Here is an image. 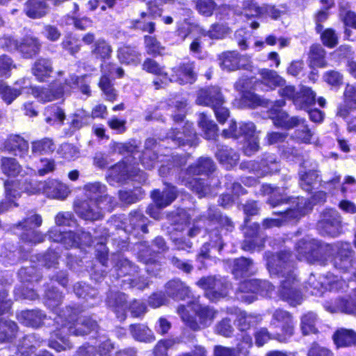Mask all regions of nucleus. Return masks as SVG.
I'll return each mask as SVG.
<instances>
[{
  "label": "nucleus",
  "mask_w": 356,
  "mask_h": 356,
  "mask_svg": "<svg viewBox=\"0 0 356 356\" xmlns=\"http://www.w3.org/2000/svg\"><path fill=\"white\" fill-rule=\"evenodd\" d=\"M108 306L117 314L124 315L128 308L127 296L124 293L110 291L107 296Z\"/></svg>",
  "instance_id": "obj_33"
},
{
  "label": "nucleus",
  "mask_w": 356,
  "mask_h": 356,
  "mask_svg": "<svg viewBox=\"0 0 356 356\" xmlns=\"http://www.w3.org/2000/svg\"><path fill=\"white\" fill-rule=\"evenodd\" d=\"M0 168L5 175L10 177H16L22 171L19 162L12 157H1L0 159Z\"/></svg>",
  "instance_id": "obj_42"
},
{
  "label": "nucleus",
  "mask_w": 356,
  "mask_h": 356,
  "mask_svg": "<svg viewBox=\"0 0 356 356\" xmlns=\"http://www.w3.org/2000/svg\"><path fill=\"white\" fill-rule=\"evenodd\" d=\"M259 74L261 78V83L270 89L282 86L285 83V80L282 78L275 71L269 69H261Z\"/></svg>",
  "instance_id": "obj_43"
},
{
  "label": "nucleus",
  "mask_w": 356,
  "mask_h": 356,
  "mask_svg": "<svg viewBox=\"0 0 356 356\" xmlns=\"http://www.w3.org/2000/svg\"><path fill=\"white\" fill-rule=\"evenodd\" d=\"M129 178L139 183L147 180L146 174L143 171L136 168L129 171L124 163H118L110 168L106 175V179L111 184H123Z\"/></svg>",
  "instance_id": "obj_8"
},
{
  "label": "nucleus",
  "mask_w": 356,
  "mask_h": 356,
  "mask_svg": "<svg viewBox=\"0 0 356 356\" xmlns=\"http://www.w3.org/2000/svg\"><path fill=\"white\" fill-rule=\"evenodd\" d=\"M42 223V216L35 211H29L26 217L17 224V227L22 229H33L41 226Z\"/></svg>",
  "instance_id": "obj_56"
},
{
  "label": "nucleus",
  "mask_w": 356,
  "mask_h": 356,
  "mask_svg": "<svg viewBox=\"0 0 356 356\" xmlns=\"http://www.w3.org/2000/svg\"><path fill=\"white\" fill-rule=\"evenodd\" d=\"M241 168H247L250 170L256 171L261 175L275 172L280 170V164L277 157L270 154L265 155V157L261 160V165H259L254 161H249L241 163Z\"/></svg>",
  "instance_id": "obj_17"
},
{
  "label": "nucleus",
  "mask_w": 356,
  "mask_h": 356,
  "mask_svg": "<svg viewBox=\"0 0 356 356\" xmlns=\"http://www.w3.org/2000/svg\"><path fill=\"white\" fill-rule=\"evenodd\" d=\"M138 259L147 265V272L152 275H156V273L160 270V264L156 263L154 259V255L149 248L144 244L138 245Z\"/></svg>",
  "instance_id": "obj_37"
},
{
  "label": "nucleus",
  "mask_w": 356,
  "mask_h": 356,
  "mask_svg": "<svg viewBox=\"0 0 356 356\" xmlns=\"http://www.w3.org/2000/svg\"><path fill=\"white\" fill-rule=\"evenodd\" d=\"M216 155L219 162L227 169H231L239 161V154L227 146L218 148Z\"/></svg>",
  "instance_id": "obj_32"
},
{
  "label": "nucleus",
  "mask_w": 356,
  "mask_h": 356,
  "mask_svg": "<svg viewBox=\"0 0 356 356\" xmlns=\"http://www.w3.org/2000/svg\"><path fill=\"white\" fill-rule=\"evenodd\" d=\"M247 128L248 131H251L253 129V123L252 122H241L239 124V126L237 127L235 122H232L229 125V129H225L222 131V135L225 138H238L241 136V130L243 128Z\"/></svg>",
  "instance_id": "obj_59"
},
{
  "label": "nucleus",
  "mask_w": 356,
  "mask_h": 356,
  "mask_svg": "<svg viewBox=\"0 0 356 356\" xmlns=\"http://www.w3.org/2000/svg\"><path fill=\"white\" fill-rule=\"evenodd\" d=\"M104 207L89 200H77L74 202V210L79 217L86 220H98L102 218Z\"/></svg>",
  "instance_id": "obj_14"
},
{
  "label": "nucleus",
  "mask_w": 356,
  "mask_h": 356,
  "mask_svg": "<svg viewBox=\"0 0 356 356\" xmlns=\"http://www.w3.org/2000/svg\"><path fill=\"white\" fill-rule=\"evenodd\" d=\"M57 328L51 335L49 346L56 351H61L71 348V344L66 336L74 334L75 336H83L96 330L98 325L95 320L90 317H77L75 312L67 310L63 312L56 318Z\"/></svg>",
  "instance_id": "obj_2"
},
{
  "label": "nucleus",
  "mask_w": 356,
  "mask_h": 356,
  "mask_svg": "<svg viewBox=\"0 0 356 356\" xmlns=\"http://www.w3.org/2000/svg\"><path fill=\"white\" fill-rule=\"evenodd\" d=\"M207 232L209 234V241L204 243L197 256V259L200 261H202V259H207L209 257V247L216 249L217 251L220 252L224 245L219 229H213L211 228Z\"/></svg>",
  "instance_id": "obj_25"
},
{
  "label": "nucleus",
  "mask_w": 356,
  "mask_h": 356,
  "mask_svg": "<svg viewBox=\"0 0 356 356\" xmlns=\"http://www.w3.org/2000/svg\"><path fill=\"white\" fill-rule=\"evenodd\" d=\"M115 268L118 277L134 276L138 272V267L122 256H118Z\"/></svg>",
  "instance_id": "obj_51"
},
{
  "label": "nucleus",
  "mask_w": 356,
  "mask_h": 356,
  "mask_svg": "<svg viewBox=\"0 0 356 356\" xmlns=\"http://www.w3.org/2000/svg\"><path fill=\"white\" fill-rule=\"evenodd\" d=\"M199 125L204 131V134L206 138H216L218 132L217 125L213 122L209 120L203 113L200 115Z\"/></svg>",
  "instance_id": "obj_57"
},
{
  "label": "nucleus",
  "mask_w": 356,
  "mask_h": 356,
  "mask_svg": "<svg viewBox=\"0 0 356 356\" xmlns=\"http://www.w3.org/2000/svg\"><path fill=\"white\" fill-rule=\"evenodd\" d=\"M49 236L51 240L62 243L67 249L79 246L76 233L72 231L62 232L52 229L49 231Z\"/></svg>",
  "instance_id": "obj_28"
},
{
  "label": "nucleus",
  "mask_w": 356,
  "mask_h": 356,
  "mask_svg": "<svg viewBox=\"0 0 356 356\" xmlns=\"http://www.w3.org/2000/svg\"><path fill=\"white\" fill-rule=\"evenodd\" d=\"M258 280H249L241 282L238 288L237 298L246 303H251L255 300Z\"/></svg>",
  "instance_id": "obj_30"
},
{
  "label": "nucleus",
  "mask_w": 356,
  "mask_h": 356,
  "mask_svg": "<svg viewBox=\"0 0 356 356\" xmlns=\"http://www.w3.org/2000/svg\"><path fill=\"white\" fill-rule=\"evenodd\" d=\"M323 282L316 281L314 275H311L308 280V284L311 288L321 291V289L330 291H340L346 286V282L343 279H339L334 276L323 278Z\"/></svg>",
  "instance_id": "obj_21"
},
{
  "label": "nucleus",
  "mask_w": 356,
  "mask_h": 356,
  "mask_svg": "<svg viewBox=\"0 0 356 356\" xmlns=\"http://www.w3.org/2000/svg\"><path fill=\"white\" fill-rule=\"evenodd\" d=\"M79 77L70 75L62 83L58 80L54 81L48 87L30 88L32 95L40 102L47 103L62 98L65 93L78 84Z\"/></svg>",
  "instance_id": "obj_6"
},
{
  "label": "nucleus",
  "mask_w": 356,
  "mask_h": 356,
  "mask_svg": "<svg viewBox=\"0 0 356 356\" xmlns=\"http://www.w3.org/2000/svg\"><path fill=\"white\" fill-rule=\"evenodd\" d=\"M85 195L88 200L95 202L110 210L113 205V198L107 193L105 184L99 182H90L83 186Z\"/></svg>",
  "instance_id": "obj_11"
},
{
  "label": "nucleus",
  "mask_w": 356,
  "mask_h": 356,
  "mask_svg": "<svg viewBox=\"0 0 356 356\" xmlns=\"http://www.w3.org/2000/svg\"><path fill=\"white\" fill-rule=\"evenodd\" d=\"M266 266L270 276L283 278L278 290L279 296L291 305L300 304L302 297L298 289V281L293 273L292 254L289 251H281L275 254L268 252Z\"/></svg>",
  "instance_id": "obj_1"
},
{
  "label": "nucleus",
  "mask_w": 356,
  "mask_h": 356,
  "mask_svg": "<svg viewBox=\"0 0 356 356\" xmlns=\"http://www.w3.org/2000/svg\"><path fill=\"white\" fill-rule=\"evenodd\" d=\"M25 190L30 194L42 192L49 198L60 200H65L71 192L67 184L57 179L30 184V188L26 186Z\"/></svg>",
  "instance_id": "obj_7"
},
{
  "label": "nucleus",
  "mask_w": 356,
  "mask_h": 356,
  "mask_svg": "<svg viewBox=\"0 0 356 356\" xmlns=\"http://www.w3.org/2000/svg\"><path fill=\"white\" fill-rule=\"evenodd\" d=\"M215 170L213 161L208 157H201L197 162L190 165L186 171L182 181L184 184L194 191L200 197L213 193V186H218L219 181L214 178L202 179L194 177L195 175L207 174Z\"/></svg>",
  "instance_id": "obj_3"
},
{
  "label": "nucleus",
  "mask_w": 356,
  "mask_h": 356,
  "mask_svg": "<svg viewBox=\"0 0 356 356\" xmlns=\"http://www.w3.org/2000/svg\"><path fill=\"white\" fill-rule=\"evenodd\" d=\"M24 232L21 235V239L27 243L36 244L44 241L45 235L42 232L33 229H24Z\"/></svg>",
  "instance_id": "obj_64"
},
{
  "label": "nucleus",
  "mask_w": 356,
  "mask_h": 356,
  "mask_svg": "<svg viewBox=\"0 0 356 356\" xmlns=\"http://www.w3.org/2000/svg\"><path fill=\"white\" fill-rule=\"evenodd\" d=\"M326 52L320 44H313L308 54L309 65L311 67H325L327 66Z\"/></svg>",
  "instance_id": "obj_39"
},
{
  "label": "nucleus",
  "mask_w": 356,
  "mask_h": 356,
  "mask_svg": "<svg viewBox=\"0 0 356 356\" xmlns=\"http://www.w3.org/2000/svg\"><path fill=\"white\" fill-rule=\"evenodd\" d=\"M295 130L291 138L298 143L310 144L314 136L313 131L309 129L305 118H298L294 124Z\"/></svg>",
  "instance_id": "obj_24"
},
{
  "label": "nucleus",
  "mask_w": 356,
  "mask_h": 356,
  "mask_svg": "<svg viewBox=\"0 0 356 356\" xmlns=\"http://www.w3.org/2000/svg\"><path fill=\"white\" fill-rule=\"evenodd\" d=\"M52 72V63L50 60L46 58L38 59L32 67L33 75L40 82H44L49 78Z\"/></svg>",
  "instance_id": "obj_36"
},
{
  "label": "nucleus",
  "mask_w": 356,
  "mask_h": 356,
  "mask_svg": "<svg viewBox=\"0 0 356 356\" xmlns=\"http://www.w3.org/2000/svg\"><path fill=\"white\" fill-rule=\"evenodd\" d=\"M194 63L188 62L181 63L172 69L173 74L169 78L170 81H175L181 85L193 83L196 79Z\"/></svg>",
  "instance_id": "obj_18"
},
{
  "label": "nucleus",
  "mask_w": 356,
  "mask_h": 356,
  "mask_svg": "<svg viewBox=\"0 0 356 356\" xmlns=\"http://www.w3.org/2000/svg\"><path fill=\"white\" fill-rule=\"evenodd\" d=\"M270 325L275 327H281L282 331L290 337L293 333L294 324L291 315L286 311L276 309L273 314Z\"/></svg>",
  "instance_id": "obj_20"
},
{
  "label": "nucleus",
  "mask_w": 356,
  "mask_h": 356,
  "mask_svg": "<svg viewBox=\"0 0 356 356\" xmlns=\"http://www.w3.org/2000/svg\"><path fill=\"white\" fill-rule=\"evenodd\" d=\"M118 57L122 63L137 65L140 61V54L136 47L124 46L118 51Z\"/></svg>",
  "instance_id": "obj_46"
},
{
  "label": "nucleus",
  "mask_w": 356,
  "mask_h": 356,
  "mask_svg": "<svg viewBox=\"0 0 356 356\" xmlns=\"http://www.w3.org/2000/svg\"><path fill=\"white\" fill-rule=\"evenodd\" d=\"M45 318L46 315L40 310L22 311L17 315L21 323L33 327L40 326Z\"/></svg>",
  "instance_id": "obj_34"
},
{
  "label": "nucleus",
  "mask_w": 356,
  "mask_h": 356,
  "mask_svg": "<svg viewBox=\"0 0 356 356\" xmlns=\"http://www.w3.org/2000/svg\"><path fill=\"white\" fill-rule=\"evenodd\" d=\"M353 250L350 243L337 244V253L332 262L334 268L343 272H349L356 278V261L353 260Z\"/></svg>",
  "instance_id": "obj_10"
},
{
  "label": "nucleus",
  "mask_w": 356,
  "mask_h": 356,
  "mask_svg": "<svg viewBox=\"0 0 356 356\" xmlns=\"http://www.w3.org/2000/svg\"><path fill=\"white\" fill-rule=\"evenodd\" d=\"M70 134L80 129L81 127H83L85 124H87V116L84 111H78L75 113L70 115Z\"/></svg>",
  "instance_id": "obj_61"
},
{
  "label": "nucleus",
  "mask_w": 356,
  "mask_h": 356,
  "mask_svg": "<svg viewBox=\"0 0 356 356\" xmlns=\"http://www.w3.org/2000/svg\"><path fill=\"white\" fill-rule=\"evenodd\" d=\"M320 245L315 239H302L296 245L298 258L308 262H314L319 256Z\"/></svg>",
  "instance_id": "obj_16"
},
{
  "label": "nucleus",
  "mask_w": 356,
  "mask_h": 356,
  "mask_svg": "<svg viewBox=\"0 0 356 356\" xmlns=\"http://www.w3.org/2000/svg\"><path fill=\"white\" fill-rule=\"evenodd\" d=\"M99 86L106 97V99L113 102L115 99L116 92L113 87L110 79L103 75L99 82Z\"/></svg>",
  "instance_id": "obj_63"
},
{
  "label": "nucleus",
  "mask_w": 356,
  "mask_h": 356,
  "mask_svg": "<svg viewBox=\"0 0 356 356\" xmlns=\"http://www.w3.org/2000/svg\"><path fill=\"white\" fill-rule=\"evenodd\" d=\"M165 293L167 296L174 299L184 300L190 296L188 286L179 279H173L165 284Z\"/></svg>",
  "instance_id": "obj_23"
},
{
  "label": "nucleus",
  "mask_w": 356,
  "mask_h": 356,
  "mask_svg": "<svg viewBox=\"0 0 356 356\" xmlns=\"http://www.w3.org/2000/svg\"><path fill=\"white\" fill-rule=\"evenodd\" d=\"M4 147L7 151L22 157L28 153L29 143L19 136H12L6 141Z\"/></svg>",
  "instance_id": "obj_35"
},
{
  "label": "nucleus",
  "mask_w": 356,
  "mask_h": 356,
  "mask_svg": "<svg viewBox=\"0 0 356 356\" xmlns=\"http://www.w3.org/2000/svg\"><path fill=\"white\" fill-rule=\"evenodd\" d=\"M17 331V324L11 321L0 318V341H8L15 337Z\"/></svg>",
  "instance_id": "obj_53"
},
{
  "label": "nucleus",
  "mask_w": 356,
  "mask_h": 356,
  "mask_svg": "<svg viewBox=\"0 0 356 356\" xmlns=\"http://www.w3.org/2000/svg\"><path fill=\"white\" fill-rule=\"evenodd\" d=\"M197 284L206 290V296L211 300L227 296L231 287V284L225 279H217L214 277L201 278Z\"/></svg>",
  "instance_id": "obj_9"
},
{
  "label": "nucleus",
  "mask_w": 356,
  "mask_h": 356,
  "mask_svg": "<svg viewBox=\"0 0 356 356\" xmlns=\"http://www.w3.org/2000/svg\"><path fill=\"white\" fill-rule=\"evenodd\" d=\"M219 65L223 70L235 71L241 69L251 70L250 58L236 51H225L219 55Z\"/></svg>",
  "instance_id": "obj_12"
},
{
  "label": "nucleus",
  "mask_w": 356,
  "mask_h": 356,
  "mask_svg": "<svg viewBox=\"0 0 356 356\" xmlns=\"http://www.w3.org/2000/svg\"><path fill=\"white\" fill-rule=\"evenodd\" d=\"M316 102V93L312 88L302 86L297 97L294 99V104L299 109L308 110Z\"/></svg>",
  "instance_id": "obj_31"
},
{
  "label": "nucleus",
  "mask_w": 356,
  "mask_h": 356,
  "mask_svg": "<svg viewBox=\"0 0 356 356\" xmlns=\"http://www.w3.org/2000/svg\"><path fill=\"white\" fill-rule=\"evenodd\" d=\"M337 348H348L356 346V332L351 329H338L332 336Z\"/></svg>",
  "instance_id": "obj_29"
},
{
  "label": "nucleus",
  "mask_w": 356,
  "mask_h": 356,
  "mask_svg": "<svg viewBox=\"0 0 356 356\" xmlns=\"http://www.w3.org/2000/svg\"><path fill=\"white\" fill-rule=\"evenodd\" d=\"M44 115L45 116V122L50 125H54L57 122L63 124L65 119V111L56 105L46 107Z\"/></svg>",
  "instance_id": "obj_47"
},
{
  "label": "nucleus",
  "mask_w": 356,
  "mask_h": 356,
  "mask_svg": "<svg viewBox=\"0 0 356 356\" xmlns=\"http://www.w3.org/2000/svg\"><path fill=\"white\" fill-rule=\"evenodd\" d=\"M133 338L138 341L151 343L155 340L152 331L143 324H134L129 326Z\"/></svg>",
  "instance_id": "obj_41"
},
{
  "label": "nucleus",
  "mask_w": 356,
  "mask_h": 356,
  "mask_svg": "<svg viewBox=\"0 0 356 356\" xmlns=\"http://www.w3.org/2000/svg\"><path fill=\"white\" fill-rule=\"evenodd\" d=\"M25 12L31 18H40L46 15L47 6L44 0H29L26 4Z\"/></svg>",
  "instance_id": "obj_45"
},
{
  "label": "nucleus",
  "mask_w": 356,
  "mask_h": 356,
  "mask_svg": "<svg viewBox=\"0 0 356 356\" xmlns=\"http://www.w3.org/2000/svg\"><path fill=\"white\" fill-rule=\"evenodd\" d=\"M263 195H270L268 203L272 207H283L279 212L286 218H300L311 209V202L304 197H286L277 193L276 188L269 184L261 187Z\"/></svg>",
  "instance_id": "obj_4"
},
{
  "label": "nucleus",
  "mask_w": 356,
  "mask_h": 356,
  "mask_svg": "<svg viewBox=\"0 0 356 356\" xmlns=\"http://www.w3.org/2000/svg\"><path fill=\"white\" fill-rule=\"evenodd\" d=\"M56 149V145L52 139L44 138L41 140L31 143V151L33 154H50Z\"/></svg>",
  "instance_id": "obj_49"
},
{
  "label": "nucleus",
  "mask_w": 356,
  "mask_h": 356,
  "mask_svg": "<svg viewBox=\"0 0 356 356\" xmlns=\"http://www.w3.org/2000/svg\"><path fill=\"white\" fill-rule=\"evenodd\" d=\"M316 321V316L312 312H309L302 317L301 329L304 334H309L316 332L315 327Z\"/></svg>",
  "instance_id": "obj_62"
},
{
  "label": "nucleus",
  "mask_w": 356,
  "mask_h": 356,
  "mask_svg": "<svg viewBox=\"0 0 356 356\" xmlns=\"http://www.w3.org/2000/svg\"><path fill=\"white\" fill-rule=\"evenodd\" d=\"M188 307L195 313L196 317L191 316L186 306L183 305L178 306L177 312L184 323L194 331L210 326L218 314V311L213 308L195 302H190Z\"/></svg>",
  "instance_id": "obj_5"
},
{
  "label": "nucleus",
  "mask_w": 356,
  "mask_h": 356,
  "mask_svg": "<svg viewBox=\"0 0 356 356\" xmlns=\"http://www.w3.org/2000/svg\"><path fill=\"white\" fill-rule=\"evenodd\" d=\"M26 80L25 79L17 81L15 83V85L19 86V88H12L8 86L4 81H0V95L2 99L7 104H10L22 93L24 90L28 89V86L26 84Z\"/></svg>",
  "instance_id": "obj_22"
},
{
  "label": "nucleus",
  "mask_w": 356,
  "mask_h": 356,
  "mask_svg": "<svg viewBox=\"0 0 356 356\" xmlns=\"http://www.w3.org/2000/svg\"><path fill=\"white\" fill-rule=\"evenodd\" d=\"M143 70L148 73L168 79V74L164 72V67L161 66L156 60L147 58L143 63Z\"/></svg>",
  "instance_id": "obj_60"
},
{
  "label": "nucleus",
  "mask_w": 356,
  "mask_h": 356,
  "mask_svg": "<svg viewBox=\"0 0 356 356\" xmlns=\"http://www.w3.org/2000/svg\"><path fill=\"white\" fill-rule=\"evenodd\" d=\"M60 257V253L58 251L50 248L40 256L39 261L47 268H57Z\"/></svg>",
  "instance_id": "obj_58"
},
{
  "label": "nucleus",
  "mask_w": 356,
  "mask_h": 356,
  "mask_svg": "<svg viewBox=\"0 0 356 356\" xmlns=\"http://www.w3.org/2000/svg\"><path fill=\"white\" fill-rule=\"evenodd\" d=\"M177 195L176 188L172 186L167 185L162 192L159 190L152 191L151 196L154 204L160 209H163L170 204L176 199Z\"/></svg>",
  "instance_id": "obj_26"
},
{
  "label": "nucleus",
  "mask_w": 356,
  "mask_h": 356,
  "mask_svg": "<svg viewBox=\"0 0 356 356\" xmlns=\"http://www.w3.org/2000/svg\"><path fill=\"white\" fill-rule=\"evenodd\" d=\"M167 138H170L178 146L186 145L193 146L197 145L196 134L192 129V125L189 124L185 125L183 132L172 129L168 134Z\"/></svg>",
  "instance_id": "obj_19"
},
{
  "label": "nucleus",
  "mask_w": 356,
  "mask_h": 356,
  "mask_svg": "<svg viewBox=\"0 0 356 356\" xmlns=\"http://www.w3.org/2000/svg\"><path fill=\"white\" fill-rule=\"evenodd\" d=\"M229 31L230 29L226 24L216 23L212 24L209 30H202L201 33L211 40H219L224 38L229 33Z\"/></svg>",
  "instance_id": "obj_52"
},
{
  "label": "nucleus",
  "mask_w": 356,
  "mask_h": 356,
  "mask_svg": "<svg viewBox=\"0 0 356 356\" xmlns=\"http://www.w3.org/2000/svg\"><path fill=\"white\" fill-rule=\"evenodd\" d=\"M208 217L211 225H209V227L207 229V231H209L211 228L213 229H218L217 227H212L216 225L225 228L228 232H232L234 228V222L227 216H223L218 213H213V211L210 210L208 213Z\"/></svg>",
  "instance_id": "obj_50"
},
{
  "label": "nucleus",
  "mask_w": 356,
  "mask_h": 356,
  "mask_svg": "<svg viewBox=\"0 0 356 356\" xmlns=\"http://www.w3.org/2000/svg\"><path fill=\"white\" fill-rule=\"evenodd\" d=\"M92 54L100 59H108L113 51L111 46L104 39L97 40L92 49Z\"/></svg>",
  "instance_id": "obj_55"
},
{
  "label": "nucleus",
  "mask_w": 356,
  "mask_h": 356,
  "mask_svg": "<svg viewBox=\"0 0 356 356\" xmlns=\"http://www.w3.org/2000/svg\"><path fill=\"white\" fill-rule=\"evenodd\" d=\"M259 229V224H254L250 227H247L245 232V238L242 244V248L244 250L252 251L255 250L257 247L260 246L258 237ZM261 245H262L261 243Z\"/></svg>",
  "instance_id": "obj_44"
},
{
  "label": "nucleus",
  "mask_w": 356,
  "mask_h": 356,
  "mask_svg": "<svg viewBox=\"0 0 356 356\" xmlns=\"http://www.w3.org/2000/svg\"><path fill=\"white\" fill-rule=\"evenodd\" d=\"M260 321L261 317L259 315L240 311L237 314L236 326L240 330L245 331L257 325Z\"/></svg>",
  "instance_id": "obj_48"
},
{
  "label": "nucleus",
  "mask_w": 356,
  "mask_h": 356,
  "mask_svg": "<svg viewBox=\"0 0 356 356\" xmlns=\"http://www.w3.org/2000/svg\"><path fill=\"white\" fill-rule=\"evenodd\" d=\"M270 116L273 120L275 127L284 129H291L294 128V124L299 117L290 116L283 110H277L275 108H270Z\"/></svg>",
  "instance_id": "obj_27"
},
{
  "label": "nucleus",
  "mask_w": 356,
  "mask_h": 356,
  "mask_svg": "<svg viewBox=\"0 0 356 356\" xmlns=\"http://www.w3.org/2000/svg\"><path fill=\"white\" fill-rule=\"evenodd\" d=\"M300 185L306 191H312L313 184L319 177L318 171L316 169L308 171L300 172Z\"/></svg>",
  "instance_id": "obj_54"
},
{
  "label": "nucleus",
  "mask_w": 356,
  "mask_h": 356,
  "mask_svg": "<svg viewBox=\"0 0 356 356\" xmlns=\"http://www.w3.org/2000/svg\"><path fill=\"white\" fill-rule=\"evenodd\" d=\"M254 273L252 260L240 257L232 261V273L236 277H243Z\"/></svg>",
  "instance_id": "obj_40"
},
{
  "label": "nucleus",
  "mask_w": 356,
  "mask_h": 356,
  "mask_svg": "<svg viewBox=\"0 0 356 356\" xmlns=\"http://www.w3.org/2000/svg\"><path fill=\"white\" fill-rule=\"evenodd\" d=\"M41 44L38 38L25 37L19 42V51L24 58H29L38 54L40 51Z\"/></svg>",
  "instance_id": "obj_38"
},
{
  "label": "nucleus",
  "mask_w": 356,
  "mask_h": 356,
  "mask_svg": "<svg viewBox=\"0 0 356 356\" xmlns=\"http://www.w3.org/2000/svg\"><path fill=\"white\" fill-rule=\"evenodd\" d=\"M318 227L323 234L337 236L341 232V217L335 209H325L322 213V219L318 222Z\"/></svg>",
  "instance_id": "obj_13"
},
{
  "label": "nucleus",
  "mask_w": 356,
  "mask_h": 356,
  "mask_svg": "<svg viewBox=\"0 0 356 356\" xmlns=\"http://www.w3.org/2000/svg\"><path fill=\"white\" fill-rule=\"evenodd\" d=\"M197 104L210 106L212 108L225 103L221 90L218 86H211L201 89L197 93Z\"/></svg>",
  "instance_id": "obj_15"
}]
</instances>
